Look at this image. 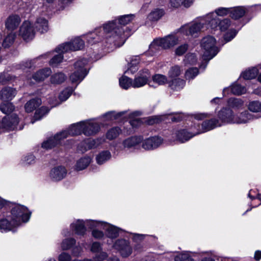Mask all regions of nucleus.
Listing matches in <instances>:
<instances>
[{
  "label": "nucleus",
  "instance_id": "57",
  "mask_svg": "<svg viewBox=\"0 0 261 261\" xmlns=\"http://www.w3.org/2000/svg\"><path fill=\"white\" fill-rule=\"evenodd\" d=\"M108 257V254L106 252H101L96 254L92 259L88 258V261H106Z\"/></svg>",
  "mask_w": 261,
  "mask_h": 261
},
{
  "label": "nucleus",
  "instance_id": "52",
  "mask_svg": "<svg viewBox=\"0 0 261 261\" xmlns=\"http://www.w3.org/2000/svg\"><path fill=\"white\" fill-rule=\"evenodd\" d=\"M248 109L252 112H259L261 111V102L259 101H251L248 104Z\"/></svg>",
  "mask_w": 261,
  "mask_h": 261
},
{
  "label": "nucleus",
  "instance_id": "19",
  "mask_svg": "<svg viewBox=\"0 0 261 261\" xmlns=\"http://www.w3.org/2000/svg\"><path fill=\"white\" fill-rule=\"evenodd\" d=\"M67 170L63 166H58L53 168L50 172L49 176L54 181H59L65 177Z\"/></svg>",
  "mask_w": 261,
  "mask_h": 261
},
{
  "label": "nucleus",
  "instance_id": "17",
  "mask_svg": "<svg viewBox=\"0 0 261 261\" xmlns=\"http://www.w3.org/2000/svg\"><path fill=\"white\" fill-rule=\"evenodd\" d=\"M142 142V148L145 150H151L158 147L163 142V140L159 137L149 138Z\"/></svg>",
  "mask_w": 261,
  "mask_h": 261
},
{
  "label": "nucleus",
  "instance_id": "11",
  "mask_svg": "<svg viewBox=\"0 0 261 261\" xmlns=\"http://www.w3.org/2000/svg\"><path fill=\"white\" fill-rule=\"evenodd\" d=\"M19 122V118L16 114L7 116L0 122V128L11 130L16 128Z\"/></svg>",
  "mask_w": 261,
  "mask_h": 261
},
{
  "label": "nucleus",
  "instance_id": "30",
  "mask_svg": "<svg viewBox=\"0 0 261 261\" xmlns=\"http://www.w3.org/2000/svg\"><path fill=\"white\" fill-rule=\"evenodd\" d=\"M185 85V81L179 78L171 79L169 82L168 86L172 90L178 91L184 88Z\"/></svg>",
  "mask_w": 261,
  "mask_h": 261
},
{
  "label": "nucleus",
  "instance_id": "53",
  "mask_svg": "<svg viewBox=\"0 0 261 261\" xmlns=\"http://www.w3.org/2000/svg\"><path fill=\"white\" fill-rule=\"evenodd\" d=\"M49 110L46 107H42L38 110H36L35 115L34 119L35 120H39L41 119L44 115H45Z\"/></svg>",
  "mask_w": 261,
  "mask_h": 261
},
{
  "label": "nucleus",
  "instance_id": "45",
  "mask_svg": "<svg viewBox=\"0 0 261 261\" xmlns=\"http://www.w3.org/2000/svg\"><path fill=\"white\" fill-rule=\"evenodd\" d=\"M133 83L132 79L126 76H123L119 79V85L124 89L133 87Z\"/></svg>",
  "mask_w": 261,
  "mask_h": 261
},
{
  "label": "nucleus",
  "instance_id": "23",
  "mask_svg": "<svg viewBox=\"0 0 261 261\" xmlns=\"http://www.w3.org/2000/svg\"><path fill=\"white\" fill-rule=\"evenodd\" d=\"M21 22L20 17L17 15L10 16L6 21V27L7 29L14 30L19 25Z\"/></svg>",
  "mask_w": 261,
  "mask_h": 261
},
{
  "label": "nucleus",
  "instance_id": "2",
  "mask_svg": "<svg viewBox=\"0 0 261 261\" xmlns=\"http://www.w3.org/2000/svg\"><path fill=\"white\" fill-rule=\"evenodd\" d=\"M218 20L214 17L213 13H210L206 15L197 18L190 23L181 26L178 32L181 35L187 37H197L203 30L205 25H209L212 29L217 26Z\"/></svg>",
  "mask_w": 261,
  "mask_h": 261
},
{
  "label": "nucleus",
  "instance_id": "12",
  "mask_svg": "<svg viewBox=\"0 0 261 261\" xmlns=\"http://www.w3.org/2000/svg\"><path fill=\"white\" fill-rule=\"evenodd\" d=\"M113 247L114 249L118 250L123 257L129 256L132 252L129 242L124 239L117 240Z\"/></svg>",
  "mask_w": 261,
  "mask_h": 261
},
{
  "label": "nucleus",
  "instance_id": "5",
  "mask_svg": "<svg viewBox=\"0 0 261 261\" xmlns=\"http://www.w3.org/2000/svg\"><path fill=\"white\" fill-rule=\"evenodd\" d=\"M216 40L212 36L204 37L201 42V46L204 50L203 58L204 60H208L214 58L218 53L219 50L216 46Z\"/></svg>",
  "mask_w": 261,
  "mask_h": 261
},
{
  "label": "nucleus",
  "instance_id": "50",
  "mask_svg": "<svg viewBox=\"0 0 261 261\" xmlns=\"http://www.w3.org/2000/svg\"><path fill=\"white\" fill-rule=\"evenodd\" d=\"M73 89L71 87H67L64 89L59 94V98L61 101L66 100L71 95Z\"/></svg>",
  "mask_w": 261,
  "mask_h": 261
},
{
  "label": "nucleus",
  "instance_id": "20",
  "mask_svg": "<svg viewBox=\"0 0 261 261\" xmlns=\"http://www.w3.org/2000/svg\"><path fill=\"white\" fill-rule=\"evenodd\" d=\"M143 141L142 136H133L125 139L122 144L124 148H131L137 147Z\"/></svg>",
  "mask_w": 261,
  "mask_h": 261
},
{
  "label": "nucleus",
  "instance_id": "22",
  "mask_svg": "<svg viewBox=\"0 0 261 261\" xmlns=\"http://www.w3.org/2000/svg\"><path fill=\"white\" fill-rule=\"evenodd\" d=\"M252 8H246L243 7H236L231 8L230 16L232 19H238L243 17L245 13L249 11L250 9Z\"/></svg>",
  "mask_w": 261,
  "mask_h": 261
},
{
  "label": "nucleus",
  "instance_id": "27",
  "mask_svg": "<svg viewBox=\"0 0 261 261\" xmlns=\"http://www.w3.org/2000/svg\"><path fill=\"white\" fill-rule=\"evenodd\" d=\"M194 0H170L169 4L173 8H178L181 6L188 8L191 7Z\"/></svg>",
  "mask_w": 261,
  "mask_h": 261
},
{
  "label": "nucleus",
  "instance_id": "41",
  "mask_svg": "<svg viewBox=\"0 0 261 261\" xmlns=\"http://www.w3.org/2000/svg\"><path fill=\"white\" fill-rule=\"evenodd\" d=\"M182 72L180 67L178 65L172 66L168 71V77L171 79H177Z\"/></svg>",
  "mask_w": 261,
  "mask_h": 261
},
{
  "label": "nucleus",
  "instance_id": "55",
  "mask_svg": "<svg viewBox=\"0 0 261 261\" xmlns=\"http://www.w3.org/2000/svg\"><path fill=\"white\" fill-rule=\"evenodd\" d=\"M231 11V8H224V7H220L216 9L215 11L214 14L218 17V16H225L230 14Z\"/></svg>",
  "mask_w": 261,
  "mask_h": 261
},
{
  "label": "nucleus",
  "instance_id": "7",
  "mask_svg": "<svg viewBox=\"0 0 261 261\" xmlns=\"http://www.w3.org/2000/svg\"><path fill=\"white\" fill-rule=\"evenodd\" d=\"M88 61L86 59H83L75 63V70L70 76L72 83H80L84 79L88 73L85 67Z\"/></svg>",
  "mask_w": 261,
  "mask_h": 261
},
{
  "label": "nucleus",
  "instance_id": "48",
  "mask_svg": "<svg viewBox=\"0 0 261 261\" xmlns=\"http://www.w3.org/2000/svg\"><path fill=\"white\" fill-rule=\"evenodd\" d=\"M14 109V107L11 102H4L0 104V110L4 114H8L12 112Z\"/></svg>",
  "mask_w": 261,
  "mask_h": 261
},
{
  "label": "nucleus",
  "instance_id": "29",
  "mask_svg": "<svg viewBox=\"0 0 261 261\" xmlns=\"http://www.w3.org/2000/svg\"><path fill=\"white\" fill-rule=\"evenodd\" d=\"M135 16L133 14L124 15L120 16L118 18V21L116 20H113L115 22L114 27H119L122 28V25L124 26L134 19Z\"/></svg>",
  "mask_w": 261,
  "mask_h": 261
},
{
  "label": "nucleus",
  "instance_id": "62",
  "mask_svg": "<svg viewBox=\"0 0 261 261\" xmlns=\"http://www.w3.org/2000/svg\"><path fill=\"white\" fill-rule=\"evenodd\" d=\"M35 60L36 59H34L23 61L19 65V68L24 70L27 68H31L34 65Z\"/></svg>",
  "mask_w": 261,
  "mask_h": 261
},
{
  "label": "nucleus",
  "instance_id": "25",
  "mask_svg": "<svg viewBox=\"0 0 261 261\" xmlns=\"http://www.w3.org/2000/svg\"><path fill=\"white\" fill-rule=\"evenodd\" d=\"M51 73L49 68H45L37 71L33 75V79L37 82L44 81Z\"/></svg>",
  "mask_w": 261,
  "mask_h": 261
},
{
  "label": "nucleus",
  "instance_id": "21",
  "mask_svg": "<svg viewBox=\"0 0 261 261\" xmlns=\"http://www.w3.org/2000/svg\"><path fill=\"white\" fill-rule=\"evenodd\" d=\"M71 228L72 231L78 235H84L86 233V228L85 221L82 220H77L75 222L71 224Z\"/></svg>",
  "mask_w": 261,
  "mask_h": 261
},
{
  "label": "nucleus",
  "instance_id": "44",
  "mask_svg": "<svg viewBox=\"0 0 261 261\" xmlns=\"http://www.w3.org/2000/svg\"><path fill=\"white\" fill-rule=\"evenodd\" d=\"M62 48L60 50H57V48L55 49V51L58 53V54L55 56L49 61V64L52 66H56L60 63H61L63 59V54L64 53L61 52Z\"/></svg>",
  "mask_w": 261,
  "mask_h": 261
},
{
  "label": "nucleus",
  "instance_id": "33",
  "mask_svg": "<svg viewBox=\"0 0 261 261\" xmlns=\"http://www.w3.org/2000/svg\"><path fill=\"white\" fill-rule=\"evenodd\" d=\"M41 103V100L39 98L31 99L28 101L25 105V109L28 113L32 112Z\"/></svg>",
  "mask_w": 261,
  "mask_h": 261
},
{
  "label": "nucleus",
  "instance_id": "35",
  "mask_svg": "<svg viewBox=\"0 0 261 261\" xmlns=\"http://www.w3.org/2000/svg\"><path fill=\"white\" fill-rule=\"evenodd\" d=\"M140 58L139 56L133 57L128 64V70L125 71V73H128L130 72L132 74H133L136 72L138 69L137 65L140 63Z\"/></svg>",
  "mask_w": 261,
  "mask_h": 261
},
{
  "label": "nucleus",
  "instance_id": "34",
  "mask_svg": "<svg viewBox=\"0 0 261 261\" xmlns=\"http://www.w3.org/2000/svg\"><path fill=\"white\" fill-rule=\"evenodd\" d=\"M66 78V75L64 73L57 72L51 76L50 81L51 84L58 85L63 83Z\"/></svg>",
  "mask_w": 261,
  "mask_h": 261
},
{
  "label": "nucleus",
  "instance_id": "1",
  "mask_svg": "<svg viewBox=\"0 0 261 261\" xmlns=\"http://www.w3.org/2000/svg\"><path fill=\"white\" fill-rule=\"evenodd\" d=\"M115 23L110 21L105 24L103 29L96 30L95 32L90 33L86 36V39L89 44H93L101 40L105 35L106 42L109 44V47L121 46L128 37L124 29L121 27H114Z\"/></svg>",
  "mask_w": 261,
  "mask_h": 261
},
{
  "label": "nucleus",
  "instance_id": "10",
  "mask_svg": "<svg viewBox=\"0 0 261 261\" xmlns=\"http://www.w3.org/2000/svg\"><path fill=\"white\" fill-rule=\"evenodd\" d=\"M150 77V74L148 69L140 71L133 80V87L138 88L147 84Z\"/></svg>",
  "mask_w": 261,
  "mask_h": 261
},
{
  "label": "nucleus",
  "instance_id": "37",
  "mask_svg": "<svg viewBox=\"0 0 261 261\" xmlns=\"http://www.w3.org/2000/svg\"><path fill=\"white\" fill-rule=\"evenodd\" d=\"M195 135V134H192L185 129L180 130L176 134L177 139L181 143L187 141Z\"/></svg>",
  "mask_w": 261,
  "mask_h": 261
},
{
  "label": "nucleus",
  "instance_id": "15",
  "mask_svg": "<svg viewBox=\"0 0 261 261\" xmlns=\"http://www.w3.org/2000/svg\"><path fill=\"white\" fill-rule=\"evenodd\" d=\"M17 91L11 87H5L0 91V100L4 102H10L16 95Z\"/></svg>",
  "mask_w": 261,
  "mask_h": 261
},
{
  "label": "nucleus",
  "instance_id": "40",
  "mask_svg": "<svg viewBox=\"0 0 261 261\" xmlns=\"http://www.w3.org/2000/svg\"><path fill=\"white\" fill-rule=\"evenodd\" d=\"M258 73V70L256 67L248 69L241 74V76L245 80L254 79Z\"/></svg>",
  "mask_w": 261,
  "mask_h": 261
},
{
  "label": "nucleus",
  "instance_id": "49",
  "mask_svg": "<svg viewBox=\"0 0 261 261\" xmlns=\"http://www.w3.org/2000/svg\"><path fill=\"white\" fill-rule=\"evenodd\" d=\"M121 130L118 127H114L109 130L107 133V138L109 140H113L117 137L121 133Z\"/></svg>",
  "mask_w": 261,
  "mask_h": 261
},
{
  "label": "nucleus",
  "instance_id": "31",
  "mask_svg": "<svg viewBox=\"0 0 261 261\" xmlns=\"http://www.w3.org/2000/svg\"><path fill=\"white\" fill-rule=\"evenodd\" d=\"M18 226L13 224V221L11 218L10 221L7 219H3L0 220V230L1 231H7L12 230L15 227Z\"/></svg>",
  "mask_w": 261,
  "mask_h": 261
},
{
  "label": "nucleus",
  "instance_id": "26",
  "mask_svg": "<svg viewBox=\"0 0 261 261\" xmlns=\"http://www.w3.org/2000/svg\"><path fill=\"white\" fill-rule=\"evenodd\" d=\"M221 125L222 123L219 120L216 119H212L203 122L201 126L203 132H205L212 130L216 127L220 126Z\"/></svg>",
  "mask_w": 261,
  "mask_h": 261
},
{
  "label": "nucleus",
  "instance_id": "60",
  "mask_svg": "<svg viewBox=\"0 0 261 261\" xmlns=\"http://www.w3.org/2000/svg\"><path fill=\"white\" fill-rule=\"evenodd\" d=\"M175 261H193V259L188 253H183L176 255L174 258Z\"/></svg>",
  "mask_w": 261,
  "mask_h": 261
},
{
  "label": "nucleus",
  "instance_id": "61",
  "mask_svg": "<svg viewBox=\"0 0 261 261\" xmlns=\"http://www.w3.org/2000/svg\"><path fill=\"white\" fill-rule=\"evenodd\" d=\"M237 31L234 29H231L224 36V39L226 42L231 41L237 34Z\"/></svg>",
  "mask_w": 261,
  "mask_h": 261
},
{
  "label": "nucleus",
  "instance_id": "39",
  "mask_svg": "<svg viewBox=\"0 0 261 261\" xmlns=\"http://www.w3.org/2000/svg\"><path fill=\"white\" fill-rule=\"evenodd\" d=\"M164 14L163 9H156L152 11L148 16V19L152 21H155L160 19Z\"/></svg>",
  "mask_w": 261,
  "mask_h": 261
},
{
  "label": "nucleus",
  "instance_id": "32",
  "mask_svg": "<svg viewBox=\"0 0 261 261\" xmlns=\"http://www.w3.org/2000/svg\"><path fill=\"white\" fill-rule=\"evenodd\" d=\"M35 27L37 31L41 33H44L48 30L47 21L43 18H39L35 23Z\"/></svg>",
  "mask_w": 261,
  "mask_h": 261
},
{
  "label": "nucleus",
  "instance_id": "4",
  "mask_svg": "<svg viewBox=\"0 0 261 261\" xmlns=\"http://www.w3.org/2000/svg\"><path fill=\"white\" fill-rule=\"evenodd\" d=\"M178 41V37L174 35L154 39L149 46V52L152 55L161 49H167L174 46Z\"/></svg>",
  "mask_w": 261,
  "mask_h": 261
},
{
  "label": "nucleus",
  "instance_id": "18",
  "mask_svg": "<svg viewBox=\"0 0 261 261\" xmlns=\"http://www.w3.org/2000/svg\"><path fill=\"white\" fill-rule=\"evenodd\" d=\"M258 117L256 115L250 113L248 111H245L236 115L234 123H247Z\"/></svg>",
  "mask_w": 261,
  "mask_h": 261
},
{
  "label": "nucleus",
  "instance_id": "36",
  "mask_svg": "<svg viewBox=\"0 0 261 261\" xmlns=\"http://www.w3.org/2000/svg\"><path fill=\"white\" fill-rule=\"evenodd\" d=\"M111 158V152L109 151H102L96 157V162L99 165H101L109 160Z\"/></svg>",
  "mask_w": 261,
  "mask_h": 261
},
{
  "label": "nucleus",
  "instance_id": "51",
  "mask_svg": "<svg viewBox=\"0 0 261 261\" xmlns=\"http://www.w3.org/2000/svg\"><path fill=\"white\" fill-rule=\"evenodd\" d=\"M231 91L234 95H242L246 93V88L239 84H233L231 87Z\"/></svg>",
  "mask_w": 261,
  "mask_h": 261
},
{
  "label": "nucleus",
  "instance_id": "3",
  "mask_svg": "<svg viewBox=\"0 0 261 261\" xmlns=\"http://www.w3.org/2000/svg\"><path fill=\"white\" fill-rule=\"evenodd\" d=\"M84 123L82 122L71 125L68 130H64L59 133H57L54 137H50L42 144V148L46 149H51L61 143L64 139L69 136L79 135L83 133V128Z\"/></svg>",
  "mask_w": 261,
  "mask_h": 261
},
{
  "label": "nucleus",
  "instance_id": "63",
  "mask_svg": "<svg viewBox=\"0 0 261 261\" xmlns=\"http://www.w3.org/2000/svg\"><path fill=\"white\" fill-rule=\"evenodd\" d=\"M188 45L184 44L179 46L175 50V54L177 56L184 55L188 50Z\"/></svg>",
  "mask_w": 261,
  "mask_h": 261
},
{
  "label": "nucleus",
  "instance_id": "64",
  "mask_svg": "<svg viewBox=\"0 0 261 261\" xmlns=\"http://www.w3.org/2000/svg\"><path fill=\"white\" fill-rule=\"evenodd\" d=\"M13 76L8 73H3L0 74V83L4 84L6 83L11 81Z\"/></svg>",
  "mask_w": 261,
  "mask_h": 261
},
{
  "label": "nucleus",
  "instance_id": "43",
  "mask_svg": "<svg viewBox=\"0 0 261 261\" xmlns=\"http://www.w3.org/2000/svg\"><path fill=\"white\" fill-rule=\"evenodd\" d=\"M16 34L14 33H10L8 34L4 38L3 42V46L4 48L10 47L14 43L16 38Z\"/></svg>",
  "mask_w": 261,
  "mask_h": 261
},
{
  "label": "nucleus",
  "instance_id": "8",
  "mask_svg": "<svg viewBox=\"0 0 261 261\" xmlns=\"http://www.w3.org/2000/svg\"><path fill=\"white\" fill-rule=\"evenodd\" d=\"M88 61L86 59H83L75 63V70L70 76L72 83H80L84 79L88 73L85 67Z\"/></svg>",
  "mask_w": 261,
  "mask_h": 261
},
{
  "label": "nucleus",
  "instance_id": "24",
  "mask_svg": "<svg viewBox=\"0 0 261 261\" xmlns=\"http://www.w3.org/2000/svg\"><path fill=\"white\" fill-rule=\"evenodd\" d=\"M102 229L106 230L107 236L111 239L117 238L119 235V231L122 230L119 228L106 222Z\"/></svg>",
  "mask_w": 261,
  "mask_h": 261
},
{
  "label": "nucleus",
  "instance_id": "13",
  "mask_svg": "<svg viewBox=\"0 0 261 261\" xmlns=\"http://www.w3.org/2000/svg\"><path fill=\"white\" fill-rule=\"evenodd\" d=\"M19 35L26 41H29L34 37L35 33L29 21H24L19 30Z\"/></svg>",
  "mask_w": 261,
  "mask_h": 261
},
{
  "label": "nucleus",
  "instance_id": "14",
  "mask_svg": "<svg viewBox=\"0 0 261 261\" xmlns=\"http://www.w3.org/2000/svg\"><path fill=\"white\" fill-rule=\"evenodd\" d=\"M236 115L229 108H223L218 113V117L222 123H234Z\"/></svg>",
  "mask_w": 261,
  "mask_h": 261
},
{
  "label": "nucleus",
  "instance_id": "38",
  "mask_svg": "<svg viewBox=\"0 0 261 261\" xmlns=\"http://www.w3.org/2000/svg\"><path fill=\"white\" fill-rule=\"evenodd\" d=\"M105 222L98 221L93 220H87L85 221L86 225L91 229H96V228L102 229L105 224Z\"/></svg>",
  "mask_w": 261,
  "mask_h": 261
},
{
  "label": "nucleus",
  "instance_id": "46",
  "mask_svg": "<svg viewBox=\"0 0 261 261\" xmlns=\"http://www.w3.org/2000/svg\"><path fill=\"white\" fill-rule=\"evenodd\" d=\"M228 106L233 109H240L243 106L244 101L240 98H231L228 100Z\"/></svg>",
  "mask_w": 261,
  "mask_h": 261
},
{
  "label": "nucleus",
  "instance_id": "56",
  "mask_svg": "<svg viewBox=\"0 0 261 261\" xmlns=\"http://www.w3.org/2000/svg\"><path fill=\"white\" fill-rule=\"evenodd\" d=\"M199 73L197 68H191L187 70L185 73L187 80H191L196 77Z\"/></svg>",
  "mask_w": 261,
  "mask_h": 261
},
{
  "label": "nucleus",
  "instance_id": "16",
  "mask_svg": "<svg viewBox=\"0 0 261 261\" xmlns=\"http://www.w3.org/2000/svg\"><path fill=\"white\" fill-rule=\"evenodd\" d=\"M82 122L84 123L83 133L86 136L94 135L97 133L100 129L99 124L93 120L83 121Z\"/></svg>",
  "mask_w": 261,
  "mask_h": 261
},
{
  "label": "nucleus",
  "instance_id": "6",
  "mask_svg": "<svg viewBox=\"0 0 261 261\" xmlns=\"http://www.w3.org/2000/svg\"><path fill=\"white\" fill-rule=\"evenodd\" d=\"M11 215L13 224L19 226L22 222H27L29 220L31 212L24 206L18 204L12 209Z\"/></svg>",
  "mask_w": 261,
  "mask_h": 261
},
{
  "label": "nucleus",
  "instance_id": "28",
  "mask_svg": "<svg viewBox=\"0 0 261 261\" xmlns=\"http://www.w3.org/2000/svg\"><path fill=\"white\" fill-rule=\"evenodd\" d=\"M91 161V158L89 156H86L81 158L77 161L74 168L76 171H81L86 169L90 164Z\"/></svg>",
  "mask_w": 261,
  "mask_h": 261
},
{
  "label": "nucleus",
  "instance_id": "59",
  "mask_svg": "<svg viewBox=\"0 0 261 261\" xmlns=\"http://www.w3.org/2000/svg\"><path fill=\"white\" fill-rule=\"evenodd\" d=\"M102 250V244L98 242H94L92 243L90 247V251L94 253H99Z\"/></svg>",
  "mask_w": 261,
  "mask_h": 261
},
{
  "label": "nucleus",
  "instance_id": "58",
  "mask_svg": "<svg viewBox=\"0 0 261 261\" xmlns=\"http://www.w3.org/2000/svg\"><path fill=\"white\" fill-rule=\"evenodd\" d=\"M123 112L115 113L114 112H108L103 115V118L108 120H114L120 117Z\"/></svg>",
  "mask_w": 261,
  "mask_h": 261
},
{
  "label": "nucleus",
  "instance_id": "47",
  "mask_svg": "<svg viewBox=\"0 0 261 261\" xmlns=\"http://www.w3.org/2000/svg\"><path fill=\"white\" fill-rule=\"evenodd\" d=\"M214 17H216L217 20H218V24L217 27H219L220 30L221 31H226L229 27L230 25V20L229 19H224L222 20H220L214 14Z\"/></svg>",
  "mask_w": 261,
  "mask_h": 261
},
{
  "label": "nucleus",
  "instance_id": "54",
  "mask_svg": "<svg viewBox=\"0 0 261 261\" xmlns=\"http://www.w3.org/2000/svg\"><path fill=\"white\" fill-rule=\"evenodd\" d=\"M75 240L74 239H66L61 243V248L63 250L70 249L75 244Z\"/></svg>",
  "mask_w": 261,
  "mask_h": 261
},
{
  "label": "nucleus",
  "instance_id": "42",
  "mask_svg": "<svg viewBox=\"0 0 261 261\" xmlns=\"http://www.w3.org/2000/svg\"><path fill=\"white\" fill-rule=\"evenodd\" d=\"M152 81L154 83L157 84L158 85H164L166 84H169V81L167 77L163 74H154L152 77Z\"/></svg>",
  "mask_w": 261,
  "mask_h": 261
},
{
  "label": "nucleus",
  "instance_id": "9",
  "mask_svg": "<svg viewBox=\"0 0 261 261\" xmlns=\"http://www.w3.org/2000/svg\"><path fill=\"white\" fill-rule=\"evenodd\" d=\"M84 46V41L80 37H77L70 42H65L59 45L57 47V50H60L61 52L67 53L69 51H76L83 48Z\"/></svg>",
  "mask_w": 261,
  "mask_h": 261
}]
</instances>
